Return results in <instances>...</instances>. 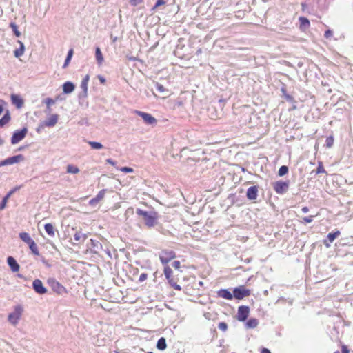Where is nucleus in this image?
<instances>
[{
  "label": "nucleus",
  "mask_w": 353,
  "mask_h": 353,
  "mask_svg": "<svg viewBox=\"0 0 353 353\" xmlns=\"http://www.w3.org/2000/svg\"><path fill=\"white\" fill-rule=\"evenodd\" d=\"M52 112L51 106H46V110H45V113L47 114H50Z\"/></svg>",
  "instance_id": "4d7b16f0"
},
{
  "label": "nucleus",
  "mask_w": 353,
  "mask_h": 353,
  "mask_svg": "<svg viewBox=\"0 0 353 353\" xmlns=\"http://www.w3.org/2000/svg\"><path fill=\"white\" fill-rule=\"evenodd\" d=\"M299 21H300V28L301 29L305 30L309 28L310 21L307 18H305L304 17H299Z\"/></svg>",
  "instance_id": "5701e85b"
},
{
  "label": "nucleus",
  "mask_w": 353,
  "mask_h": 353,
  "mask_svg": "<svg viewBox=\"0 0 353 353\" xmlns=\"http://www.w3.org/2000/svg\"><path fill=\"white\" fill-rule=\"evenodd\" d=\"M333 35V32L331 30H327L325 32V37L326 39H330Z\"/></svg>",
  "instance_id": "a18cd8bd"
},
{
  "label": "nucleus",
  "mask_w": 353,
  "mask_h": 353,
  "mask_svg": "<svg viewBox=\"0 0 353 353\" xmlns=\"http://www.w3.org/2000/svg\"><path fill=\"white\" fill-rule=\"evenodd\" d=\"M32 288L39 294H44L47 292V289L43 286L42 281L39 279H35L33 281Z\"/></svg>",
  "instance_id": "9d476101"
},
{
  "label": "nucleus",
  "mask_w": 353,
  "mask_h": 353,
  "mask_svg": "<svg viewBox=\"0 0 353 353\" xmlns=\"http://www.w3.org/2000/svg\"><path fill=\"white\" fill-rule=\"evenodd\" d=\"M168 281V283L175 290H181V288L179 285H178L175 281L173 279V278H170V279H167Z\"/></svg>",
  "instance_id": "c9c22d12"
},
{
  "label": "nucleus",
  "mask_w": 353,
  "mask_h": 353,
  "mask_svg": "<svg viewBox=\"0 0 353 353\" xmlns=\"http://www.w3.org/2000/svg\"><path fill=\"white\" fill-rule=\"evenodd\" d=\"M258 195V188L256 186H251L247 190L246 196L249 200H254Z\"/></svg>",
  "instance_id": "4468645a"
},
{
  "label": "nucleus",
  "mask_w": 353,
  "mask_h": 353,
  "mask_svg": "<svg viewBox=\"0 0 353 353\" xmlns=\"http://www.w3.org/2000/svg\"><path fill=\"white\" fill-rule=\"evenodd\" d=\"M217 294L219 297L223 298L227 300H231L233 298V294L226 289H221L219 290Z\"/></svg>",
  "instance_id": "a211bd4d"
},
{
  "label": "nucleus",
  "mask_w": 353,
  "mask_h": 353,
  "mask_svg": "<svg viewBox=\"0 0 353 353\" xmlns=\"http://www.w3.org/2000/svg\"><path fill=\"white\" fill-rule=\"evenodd\" d=\"M4 103V101L3 100L0 99V114L2 113L3 110V104Z\"/></svg>",
  "instance_id": "13d9d810"
},
{
  "label": "nucleus",
  "mask_w": 353,
  "mask_h": 353,
  "mask_svg": "<svg viewBox=\"0 0 353 353\" xmlns=\"http://www.w3.org/2000/svg\"><path fill=\"white\" fill-rule=\"evenodd\" d=\"M105 194V190H101L99 191L97 195L89 201L90 205L92 206H95L100 201L104 198Z\"/></svg>",
  "instance_id": "2eb2a0df"
},
{
  "label": "nucleus",
  "mask_w": 353,
  "mask_h": 353,
  "mask_svg": "<svg viewBox=\"0 0 353 353\" xmlns=\"http://www.w3.org/2000/svg\"><path fill=\"white\" fill-rule=\"evenodd\" d=\"M172 266H173L175 269H176V270L179 269V268H180V267H181V263H180V261H174L173 262V263H172Z\"/></svg>",
  "instance_id": "8fccbe9b"
},
{
  "label": "nucleus",
  "mask_w": 353,
  "mask_h": 353,
  "mask_svg": "<svg viewBox=\"0 0 353 353\" xmlns=\"http://www.w3.org/2000/svg\"><path fill=\"white\" fill-rule=\"evenodd\" d=\"M28 245H29L30 250L32 251V252L34 254H35L37 256L39 255V252L37 245L34 241Z\"/></svg>",
  "instance_id": "7c9ffc66"
},
{
  "label": "nucleus",
  "mask_w": 353,
  "mask_h": 353,
  "mask_svg": "<svg viewBox=\"0 0 353 353\" xmlns=\"http://www.w3.org/2000/svg\"><path fill=\"white\" fill-rule=\"evenodd\" d=\"M20 239L28 245L30 244L34 240L30 237V234L27 232H21L19 234Z\"/></svg>",
  "instance_id": "4be33fe9"
},
{
  "label": "nucleus",
  "mask_w": 353,
  "mask_h": 353,
  "mask_svg": "<svg viewBox=\"0 0 353 353\" xmlns=\"http://www.w3.org/2000/svg\"><path fill=\"white\" fill-rule=\"evenodd\" d=\"M147 278H148V274L145 273H142L139 276V281L143 282V281H145L147 279Z\"/></svg>",
  "instance_id": "49530a36"
},
{
  "label": "nucleus",
  "mask_w": 353,
  "mask_h": 353,
  "mask_svg": "<svg viewBox=\"0 0 353 353\" xmlns=\"http://www.w3.org/2000/svg\"><path fill=\"white\" fill-rule=\"evenodd\" d=\"M95 57H96V60H97V64L99 65H101V64L103 62V56L102 54L101 49L99 47L96 48Z\"/></svg>",
  "instance_id": "aec40b11"
},
{
  "label": "nucleus",
  "mask_w": 353,
  "mask_h": 353,
  "mask_svg": "<svg viewBox=\"0 0 353 353\" xmlns=\"http://www.w3.org/2000/svg\"><path fill=\"white\" fill-rule=\"evenodd\" d=\"M87 235L82 233L81 232H77L74 235V240L76 241H85L87 239Z\"/></svg>",
  "instance_id": "393cba45"
},
{
  "label": "nucleus",
  "mask_w": 353,
  "mask_h": 353,
  "mask_svg": "<svg viewBox=\"0 0 353 353\" xmlns=\"http://www.w3.org/2000/svg\"><path fill=\"white\" fill-rule=\"evenodd\" d=\"M342 353H349V350L345 345L342 347Z\"/></svg>",
  "instance_id": "bf43d9fd"
},
{
  "label": "nucleus",
  "mask_w": 353,
  "mask_h": 353,
  "mask_svg": "<svg viewBox=\"0 0 353 353\" xmlns=\"http://www.w3.org/2000/svg\"><path fill=\"white\" fill-rule=\"evenodd\" d=\"M164 274L165 276V278L167 279H170V278H172V269L168 266V265H165L164 267Z\"/></svg>",
  "instance_id": "72a5a7b5"
},
{
  "label": "nucleus",
  "mask_w": 353,
  "mask_h": 353,
  "mask_svg": "<svg viewBox=\"0 0 353 353\" xmlns=\"http://www.w3.org/2000/svg\"><path fill=\"white\" fill-rule=\"evenodd\" d=\"M136 214L142 217L145 225L149 228L154 227L157 224L159 216L158 213L155 211H145L137 208L136 210Z\"/></svg>",
  "instance_id": "f257e3e1"
},
{
  "label": "nucleus",
  "mask_w": 353,
  "mask_h": 353,
  "mask_svg": "<svg viewBox=\"0 0 353 353\" xmlns=\"http://www.w3.org/2000/svg\"><path fill=\"white\" fill-rule=\"evenodd\" d=\"M44 127H46V125H44V122H41L38 128H37L36 131L38 133H40V132L44 128Z\"/></svg>",
  "instance_id": "09e8293b"
},
{
  "label": "nucleus",
  "mask_w": 353,
  "mask_h": 353,
  "mask_svg": "<svg viewBox=\"0 0 353 353\" xmlns=\"http://www.w3.org/2000/svg\"><path fill=\"white\" fill-rule=\"evenodd\" d=\"M334 144V137L332 136H329L327 137L325 140V145L327 148H331Z\"/></svg>",
  "instance_id": "4c0bfd02"
},
{
  "label": "nucleus",
  "mask_w": 353,
  "mask_h": 353,
  "mask_svg": "<svg viewBox=\"0 0 353 353\" xmlns=\"http://www.w3.org/2000/svg\"><path fill=\"white\" fill-rule=\"evenodd\" d=\"M218 327L223 332H225L228 329V325L225 322H221L218 325Z\"/></svg>",
  "instance_id": "79ce46f5"
},
{
  "label": "nucleus",
  "mask_w": 353,
  "mask_h": 353,
  "mask_svg": "<svg viewBox=\"0 0 353 353\" xmlns=\"http://www.w3.org/2000/svg\"><path fill=\"white\" fill-rule=\"evenodd\" d=\"M156 88L160 92H164L165 91L164 86L159 83H156Z\"/></svg>",
  "instance_id": "37998d69"
},
{
  "label": "nucleus",
  "mask_w": 353,
  "mask_h": 353,
  "mask_svg": "<svg viewBox=\"0 0 353 353\" xmlns=\"http://www.w3.org/2000/svg\"><path fill=\"white\" fill-rule=\"evenodd\" d=\"M24 160V157L22 154H18L16 156H13L11 157H8L5 159L6 165H12L14 163H19L20 161H22Z\"/></svg>",
  "instance_id": "ddd939ff"
},
{
  "label": "nucleus",
  "mask_w": 353,
  "mask_h": 353,
  "mask_svg": "<svg viewBox=\"0 0 353 353\" xmlns=\"http://www.w3.org/2000/svg\"><path fill=\"white\" fill-rule=\"evenodd\" d=\"M250 312V308L248 306L245 305H241L239 306L238 308V312H237V319L239 321H245Z\"/></svg>",
  "instance_id": "6e6552de"
},
{
  "label": "nucleus",
  "mask_w": 353,
  "mask_h": 353,
  "mask_svg": "<svg viewBox=\"0 0 353 353\" xmlns=\"http://www.w3.org/2000/svg\"><path fill=\"white\" fill-rule=\"evenodd\" d=\"M324 244H325V245L327 248L330 247V245L329 243H326V241H325Z\"/></svg>",
  "instance_id": "338daca9"
},
{
  "label": "nucleus",
  "mask_w": 353,
  "mask_h": 353,
  "mask_svg": "<svg viewBox=\"0 0 353 353\" xmlns=\"http://www.w3.org/2000/svg\"><path fill=\"white\" fill-rule=\"evenodd\" d=\"M13 191H10L2 200L1 203H0V210H2L6 207L7 201L10 196L12 194Z\"/></svg>",
  "instance_id": "f704fd0d"
},
{
  "label": "nucleus",
  "mask_w": 353,
  "mask_h": 353,
  "mask_svg": "<svg viewBox=\"0 0 353 353\" xmlns=\"http://www.w3.org/2000/svg\"><path fill=\"white\" fill-rule=\"evenodd\" d=\"M316 216V215H310L308 216H304L302 218L303 222H304L305 223H310L312 222L314 218Z\"/></svg>",
  "instance_id": "ea45409f"
},
{
  "label": "nucleus",
  "mask_w": 353,
  "mask_h": 353,
  "mask_svg": "<svg viewBox=\"0 0 353 353\" xmlns=\"http://www.w3.org/2000/svg\"><path fill=\"white\" fill-rule=\"evenodd\" d=\"M67 172L70 174H77L79 172V169L73 165H67Z\"/></svg>",
  "instance_id": "c85d7f7f"
},
{
  "label": "nucleus",
  "mask_w": 353,
  "mask_h": 353,
  "mask_svg": "<svg viewBox=\"0 0 353 353\" xmlns=\"http://www.w3.org/2000/svg\"><path fill=\"white\" fill-rule=\"evenodd\" d=\"M120 170L123 172H126V173H129V172H133V169L131 168H129V167H122L120 168Z\"/></svg>",
  "instance_id": "c03bdc74"
},
{
  "label": "nucleus",
  "mask_w": 353,
  "mask_h": 353,
  "mask_svg": "<svg viewBox=\"0 0 353 353\" xmlns=\"http://www.w3.org/2000/svg\"><path fill=\"white\" fill-rule=\"evenodd\" d=\"M176 257V254L172 250H162L159 254V259L161 262L165 265L171 260Z\"/></svg>",
  "instance_id": "39448f33"
},
{
  "label": "nucleus",
  "mask_w": 353,
  "mask_h": 353,
  "mask_svg": "<svg viewBox=\"0 0 353 353\" xmlns=\"http://www.w3.org/2000/svg\"><path fill=\"white\" fill-rule=\"evenodd\" d=\"M288 172V168L286 165H282L279 170V175L280 176H284Z\"/></svg>",
  "instance_id": "e433bc0d"
},
{
  "label": "nucleus",
  "mask_w": 353,
  "mask_h": 353,
  "mask_svg": "<svg viewBox=\"0 0 353 353\" xmlns=\"http://www.w3.org/2000/svg\"><path fill=\"white\" fill-rule=\"evenodd\" d=\"M52 285L53 289L59 293H61V291L64 289V288L59 283L54 280L52 281Z\"/></svg>",
  "instance_id": "c756f323"
},
{
  "label": "nucleus",
  "mask_w": 353,
  "mask_h": 353,
  "mask_svg": "<svg viewBox=\"0 0 353 353\" xmlns=\"http://www.w3.org/2000/svg\"><path fill=\"white\" fill-rule=\"evenodd\" d=\"M284 96H285V99L288 101H290V102H292L294 101V99L292 96H290V94H288L286 93H284Z\"/></svg>",
  "instance_id": "3c124183"
},
{
  "label": "nucleus",
  "mask_w": 353,
  "mask_h": 353,
  "mask_svg": "<svg viewBox=\"0 0 353 353\" xmlns=\"http://www.w3.org/2000/svg\"><path fill=\"white\" fill-rule=\"evenodd\" d=\"M70 60H71V59L70 57H66V59H65V62L63 65V68H66L68 65Z\"/></svg>",
  "instance_id": "864d4df0"
},
{
  "label": "nucleus",
  "mask_w": 353,
  "mask_h": 353,
  "mask_svg": "<svg viewBox=\"0 0 353 353\" xmlns=\"http://www.w3.org/2000/svg\"><path fill=\"white\" fill-rule=\"evenodd\" d=\"M3 140L1 138H0V145H3Z\"/></svg>",
  "instance_id": "69168bd1"
},
{
  "label": "nucleus",
  "mask_w": 353,
  "mask_h": 353,
  "mask_svg": "<svg viewBox=\"0 0 353 353\" xmlns=\"http://www.w3.org/2000/svg\"><path fill=\"white\" fill-rule=\"evenodd\" d=\"M97 77H98V79L99 80L101 83L104 84L105 83L106 80H105V77H103L101 75H98Z\"/></svg>",
  "instance_id": "5fc2aeb1"
},
{
  "label": "nucleus",
  "mask_w": 353,
  "mask_h": 353,
  "mask_svg": "<svg viewBox=\"0 0 353 353\" xmlns=\"http://www.w3.org/2000/svg\"><path fill=\"white\" fill-rule=\"evenodd\" d=\"M28 133L27 128H23L19 130H16L14 132L12 138H11V143L14 145L20 142L23 140Z\"/></svg>",
  "instance_id": "20e7f679"
},
{
  "label": "nucleus",
  "mask_w": 353,
  "mask_h": 353,
  "mask_svg": "<svg viewBox=\"0 0 353 353\" xmlns=\"http://www.w3.org/2000/svg\"><path fill=\"white\" fill-rule=\"evenodd\" d=\"M301 211L303 212V213H307L309 212V208L307 206H305V207H303L302 209H301Z\"/></svg>",
  "instance_id": "680f3d73"
},
{
  "label": "nucleus",
  "mask_w": 353,
  "mask_h": 353,
  "mask_svg": "<svg viewBox=\"0 0 353 353\" xmlns=\"http://www.w3.org/2000/svg\"><path fill=\"white\" fill-rule=\"evenodd\" d=\"M10 27L12 28L14 35L17 37H19L21 36V32L19 31L18 26L15 23L11 22L10 23Z\"/></svg>",
  "instance_id": "473e14b6"
},
{
  "label": "nucleus",
  "mask_w": 353,
  "mask_h": 353,
  "mask_svg": "<svg viewBox=\"0 0 353 353\" xmlns=\"http://www.w3.org/2000/svg\"><path fill=\"white\" fill-rule=\"evenodd\" d=\"M261 353H271V352L268 348H262Z\"/></svg>",
  "instance_id": "e2e57ef3"
},
{
  "label": "nucleus",
  "mask_w": 353,
  "mask_h": 353,
  "mask_svg": "<svg viewBox=\"0 0 353 353\" xmlns=\"http://www.w3.org/2000/svg\"><path fill=\"white\" fill-rule=\"evenodd\" d=\"M7 263L13 272H17L19 270L20 266L14 257L8 256L7 258Z\"/></svg>",
  "instance_id": "f8f14e48"
},
{
  "label": "nucleus",
  "mask_w": 353,
  "mask_h": 353,
  "mask_svg": "<svg viewBox=\"0 0 353 353\" xmlns=\"http://www.w3.org/2000/svg\"><path fill=\"white\" fill-rule=\"evenodd\" d=\"M90 80V77L88 74L85 75L82 79L80 85V88L81 89V92L79 94V99L81 100L83 99H85L88 97V81Z\"/></svg>",
  "instance_id": "423d86ee"
},
{
  "label": "nucleus",
  "mask_w": 353,
  "mask_h": 353,
  "mask_svg": "<svg viewBox=\"0 0 353 353\" xmlns=\"http://www.w3.org/2000/svg\"><path fill=\"white\" fill-rule=\"evenodd\" d=\"M17 43L19 44V48L14 50V54L17 58H19L24 54L25 46L23 42L19 40L17 41Z\"/></svg>",
  "instance_id": "6ab92c4d"
},
{
  "label": "nucleus",
  "mask_w": 353,
  "mask_h": 353,
  "mask_svg": "<svg viewBox=\"0 0 353 353\" xmlns=\"http://www.w3.org/2000/svg\"><path fill=\"white\" fill-rule=\"evenodd\" d=\"M72 55H73V50H72V49H70V50L68 51V55H67V57H70V59H72Z\"/></svg>",
  "instance_id": "052dcab7"
},
{
  "label": "nucleus",
  "mask_w": 353,
  "mask_h": 353,
  "mask_svg": "<svg viewBox=\"0 0 353 353\" xmlns=\"http://www.w3.org/2000/svg\"><path fill=\"white\" fill-rule=\"evenodd\" d=\"M106 162L112 165H115L116 163L114 161H113L112 159H106Z\"/></svg>",
  "instance_id": "6e6d98bb"
},
{
  "label": "nucleus",
  "mask_w": 353,
  "mask_h": 353,
  "mask_svg": "<svg viewBox=\"0 0 353 353\" xmlns=\"http://www.w3.org/2000/svg\"><path fill=\"white\" fill-rule=\"evenodd\" d=\"M325 170L324 169V168L323 166L322 162H319V165H318L316 173L321 174V173H325Z\"/></svg>",
  "instance_id": "a19ab883"
},
{
  "label": "nucleus",
  "mask_w": 353,
  "mask_h": 353,
  "mask_svg": "<svg viewBox=\"0 0 353 353\" xmlns=\"http://www.w3.org/2000/svg\"><path fill=\"white\" fill-rule=\"evenodd\" d=\"M136 114L139 116H140L145 123L150 124V125H154L157 123V119L152 116L150 114L137 110Z\"/></svg>",
  "instance_id": "1a4fd4ad"
},
{
  "label": "nucleus",
  "mask_w": 353,
  "mask_h": 353,
  "mask_svg": "<svg viewBox=\"0 0 353 353\" xmlns=\"http://www.w3.org/2000/svg\"><path fill=\"white\" fill-rule=\"evenodd\" d=\"M23 307L21 305L14 306V311L10 312L8 316V321L12 325H17L22 316Z\"/></svg>",
  "instance_id": "f03ea898"
},
{
  "label": "nucleus",
  "mask_w": 353,
  "mask_h": 353,
  "mask_svg": "<svg viewBox=\"0 0 353 353\" xmlns=\"http://www.w3.org/2000/svg\"><path fill=\"white\" fill-rule=\"evenodd\" d=\"M10 97L12 104H14L17 108H21L23 106V100L19 95L12 94Z\"/></svg>",
  "instance_id": "dca6fc26"
},
{
  "label": "nucleus",
  "mask_w": 353,
  "mask_h": 353,
  "mask_svg": "<svg viewBox=\"0 0 353 353\" xmlns=\"http://www.w3.org/2000/svg\"><path fill=\"white\" fill-rule=\"evenodd\" d=\"M59 119V115L57 114H53L50 116L46 120H45L44 125H46V127L52 128L54 127Z\"/></svg>",
  "instance_id": "9b49d317"
},
{
  "label": "nucleus",
  "mask_w": 353,
  "mask_h": 353,
  "mask_svg": "<svg viewBox=\"0 0 353 353\" xmlns=\"http://www.w3.org/2000/svg\"><path fill=\"white\" fill-rule=\"evenodd\" d=\"M259 324V321L256 319H250L246 323V327L248 328H255Z\"/></svg>",
  "instance_id": "bb28decb"
},
{
  "label": "nucleus",
  "mask_w": 353,
  "mask_h": 353,
  "mask_svg": "<svg viewBox=\"0 0 353 353\" xmlns=\"http://www.w3.org/2000/svg\"><path fill=\"white\" fill-rule=\"evenodd\" d=\"M43 102L46 104V106H51L56 103V99H53L52 98H46L43 100Z\"/></svg>",
  "instance_id": "58836bf2"
},
{
  "label": "nucleus",
  "mask_w": 353,
  "mask_h": 353,
  "mask_svg": "<svg viewBox=\"0 0 353 353\" xmlns=\"http://www.w3.org/2000/svg\"><path fill=\"white\" fill-rule=\"evenodd\" d=\"M74 84L70 81H67L63 85V92L64 94L72 93L74 90Z\"/></svg>",
  "instance_id": "f3484780"
},
{
  "label": "nucleus",
  "mask_w": 353,
  "mask_h": 353,
  "mask_svg": "<svg viewBox=\"0 0 353 353\" xmlns=\"http://www.w3.org/2000/svg\"><path fill=\"white\" fill-rule=\"evenodd\" d=\"M250 294V291L243 286L235 288L233 290V296L239 300L243 299Z\"/></svg>",
  "instance_id": "0eeeda50"
},
{
  "label": "nucleus",
  "mask_w": 353,
  "mask_h": 353,
  "mask_svg": "<svg viewBox=\"0 0 353 353\" xmlns=\"http://www.w3.org/2000/svg\"><path fill=\"white\" fill-rule=\"evenodd\" d=\"M10 115L9 111H7L5 114L0 119V127H3L10 121Z\"/></svg>",
  "instance_id": "a878e982"
},
{
  "label": "nucleus",
  "mask_w": 353,
  "mask_h": 353,
  "mask_svg": "<svg viewBox=\"0 0 353 353\" xmlns=\"http://www.w3.org/2000/svg\"><path fill=\"white\" fill-rule=\"evenodd\" d=\"M165 3V2L164 0H157L153 9H155L156 8H157L161 5H164Z\"/></svg>",
  "instance_id": "de8ad7c7"
},
{
  "label": "nucleus",
  "mask_w": 353,
  "mask_h": 353,
  "mask_svg": "<svg viewBox=\"0 0 353 353\" xmlns=\"http://www.w3.org/2000/svg\"><path fill=\"white\" fill-rule=\"evenodd\" d=\"M340 234V231L336 230L334 232L329 233L327 236V238L330 243H332L338 236H339Z\"/></svg>",
  "instance_id": "cd10ccee"
},
{
  "label": "nucleus",
  "mask_w": 353,
  "mask_h": 353,
  "mask_svg": "<svg viewBox=\"0 0 353 353\" xmlns=\"http://www.w3.org/2000/svg\"><path fill=\"white\" fill-rule=\"evenodd\" d=\"M289 185H290L289 181H276L275 183H274L273 188L277 194H283L288 190Z\"/></svg>",
  "instance_id": "7ed1b4c3"
},
{
  "label": "nucleus",
  "mask_w": 353,
  "mask_h": 353,
  "mask_svg": "<svg viewBox=\"0 0 353 353\" xmlns=\"http://www.w3.org/2000/svg\"><path fill=\"white\" fill-rule=\"evenodd\" d=\"M167 347L166 341L164 337H161L157 343V348L160 350H164Z\"/></svg>",
  "instance_id": "b1692460"
},
{
  "label": "nucleus",
  "mask_w": 353,
  "mask_h": 353,
  "mask_svg": "<svg viewBox=\"0 0 353 353\" xmlns=\"http://www.w3.org/2000/svg\"><path fill=\"white\" fill-rule=\"evenodd\" d=\"M5 165H6L5 159H4V160H3V161H0V167H1V166H5Z\"/></svg>",
  "instance_id": "0e129e2a"
},
{
  "label": "nucleus",
  "mask_w": 353,
  "mask_h": 353,
  "mask_svg": "<svg viewBox=\"0 0 353 353\" xmlns=\"http://www.w3.org/2000/svg\"><path fill=\"white\" fill-rule=\"evenodd\" d=\"M334 353H340V352L339 351H336Z\"/></svg>",
  "instance_id": "774afa93"
},
{
  "label": "nucleus",
  "mask_w": 353,
  "mask_h": 353,
  "mask_svg": "<svg viewBox=\"0 0 353 353\" xmlns=\"http://www.w3.org/2000/svg\"><path fill=\"white\" fill-rule=\"evenodd\" d=\"M44 228H45L46 232H47V234L49 236H50L52 237H54L55 236V229L52 224L46 223L44 225Z\"/></svg>",
  "instance_id": "412c9836"
},
{
  "label": "nucleus",
  "mask_w": 353,
  "mask_h": 353,
  "mask_svg": "<svg viewBox=\"0 0 353 353\" xmlns=\"http://www.w3.org/2000/svg\"><path fill=\"white\" fill-rule=\"evenodd\" d=\"M143 0H130V3L132 6H137L138 4L141 3Z\"/></svg>",
  "instance_id": "603ef678"
},
{
  "label": "nucleus",
  "mask_w": 353,
  "mask_h": 353,
  "mask_svg": "<svg viewBox=\"0 0 353 353\" xmlns=\"http://www.w3.org/2000/svg\"><path fill=\"white\" fill-rule=\"evenodd\" d=\"M88 143L91 146V148L94 150H100L103 148V145L99 142L88 141Z\"/></svg>",
  "instance_id": "2f4dec72"
}]
</instances>
